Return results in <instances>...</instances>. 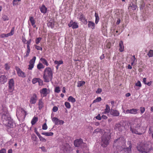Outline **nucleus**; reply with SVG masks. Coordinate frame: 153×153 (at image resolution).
<instances>
[{
  "instance_id": "f257e3e1",
  "label": "nucleus",
  "mask_w": 153,
  "mask_h": 153,
  "mask_svg": "<svg viewBox=\"0 0 153 153\" xmlns=\"http://www.w3.org/2000/svg\"><path fill=\"white\" fill-rule=\"evenodd\" d=\"M129 124L130 131L132 133L141 135L145 132L146 130L142 126V121L140 118H136Z\"/></svg>"
},
{
  "instance_id": "f03ea898",
  "label": "nucleus",
  "mask_w": 153,
  "mask_h": 153,
  "mask_svg": "<svg viewBox=\"0 0 153 153\" xmlns=\"http://www.w3.org/2000/svg\"><path fill=\"white\" fill-rule=\"evenodd\" d=\"M53 76V70L50 67L46 68L44 70L43 74V80L45 82H48L51 81Z\"/></svg>"
},
{
  "instance_id": "7ed1b4c3",
  "label": "nucleus",
  "mask_w": 153,
  "mask_h": 153,
  "mask_svg": "<svg viewBox=\"0 0 153 153\" xmlns=\"http://www.w3.org/2000/svg\"><path fill=\"white\" fill-rule=\"evenodd\" d=\"M137 149L142 153H147L152 149L151 143L147 142L144 144H141L137 146Z\"/></svg>"
},
{
  "instance_id": "20e7f679",
  "label": "nucleus",
  "mask_w": 153,
  "mask_h": 153,
  "mask_svg": "<svg viewBox=\"0 0 153 153\" xmlns=\"http://www.w3.org/2000/svg\"><path fill=\"white\" fill-rule=\"evenodd\" d=\"M111 137L109 132L104 133L101 139V146L103 147H106L109 144V141Z\"/></svg>"
},
{
  "instance_id": "39448f33",
  "label": "nucleus",
  "mask_w": 153,
  "mask_h": 153,
  "mask_svg": "<svg viewBox=\"0 0 153 153\" xmlns=\"http://www.w3.org/2000/svg\"><path fill=\"white\" fill-rule=\"evenodd\" d=\"M1 114L2 116V119L4 120H3V121H5L6 122L11 119L6 108H3L2 111L1 112Z\"/></svg>"
},
{
  "instance_id": "423d86ee",
  "label": "nucleus",
  "mask_w": 153,
  "mask_h": 153,
  "mask_svg": "<svg viewBox=\"0 0 153 153\" xmlns=\"http://www.w3.org/2000/svg\"><path fill=\"white\" fill-rule=\"evenodd\" d=\"M126 141L124 137H120L114 141L113 146H120L125 143Z\"/></svg>"
},
{
  "instance_id": "0eeeda50",
  "label": "nucleus",
  "mask_w": 153,
  "mask_h": 153,
  "mask_svg": "<svg viewBox=\"0 0 153 153\" xmlns=\"http://www.w3.org/2000/svg\"><path fill=\"white\" fill-rule=\"evenodd\" d=\"M60 149L64 152H70L71 150V148L70 145L67 143H64L61 146Z\"/></svg>"
},
{
  "instance_id": "6e6552de",
  "label": "nucleus",
  "mask_w": 153,
  "mask_h": 153,
  "mask_svg": "<svg viewBox=\"0 0 153 153\" xmlns=\"http://www.w3.org/2000/svg\"><path fill=\"white\" fill-rule=\"evenodd\" d=\"M14 81L13 78L10 79L8 82V90L10 92H12L14 89Z\"/></svg>"
},
{
  "instance_id": "1a4fd4ad",
  "label": "nucleus",
  "mask_w": 153,
  "mask_h": 153,
  "mask_svg": "<svg viewBox=\"0 0 153 153\" xmlns=\"http://www.w3.org/2000/svg\"><path fill=\"white\" fill-rule=\"evenodd\" d=\"M16 69L18 75L19 76L22 78H25L26 77L25 73L23 72L18 67H16Z\"/></svg>"
},
{
  "instance_id": "9d476101",
  "label": "nucleus",
  "mask_w": 153,
  "mask_h": 153,
  "mask_svg": "<svg viewBox=\"0 0 153 153\" xmlns=\"http://www.w3.org/2000/svg\"><path fill=\"white\" fill-rule=\"evenodd\" d=\"M79 19L81 21L84 25H87L88 23V21L86 19L85 17L83 14L81 13L79 16Z\"/></svg>"
},
{
  "instance_id": "9b49d317",
  "label": "nucleus",
  "mask_w": 153,
  "mask_h": 153,
  "mask_svg": "<svg viewBox=\"0 0 153 153\" xmlns=\"http://www.w3.org/2000/svg\"><path fill=\"white\" fill-rule=\"evenodd\" d=\"M138 109H137L132 108L130 109H127L126 111V114H136L137 113Z\"/></svg>"
},
{
  "instance_id": "f8f14e48",
  "label": "nucleus",
  "mask_w": 153,
  "mask_h": 153,
  "mask_svg": "<svg viewBox=\"0 0 153 153\" xmlns=\"http://www.w3.org/2000/svg\"><path fill=\"white\" fill-rule=\"evenodd\" d=\"M68 25L69 27H72L73 29L77 28L79 27L77 23L76 22H73L72 21H71Z\"/></svg>"
},
{
  "instance_id": "ddd939ff",
  "label": "nucleus",
  "mask_w": 153,
  "mask_h": 153,
  "mask_svg": "<svg viewBox=\"0 0 153 153\" xmlns=\"http://www.w3.org/2000/svg\"><path fill=\"white\" fill-rule=\"evenodd\" d=\"M7 80V77L4 75H2L0 76V83L1 84H4L6 83Z\"/></svg>"
},
{
  "instance_id": "4468645a",
  "label": "nucleus",
  "mask_w": 153,
  "mask_h": 153,
  "mask_svg": "<svg viewBox=\"0 0 153 153\" xmlns=\"http://www.w3.org/2000/svg\"><path fill=\"white\" fill-rule=\"evenodd\" d=\"M5 124L7 126L10 128H13V127L14 123L13 120L11 118L6 122Z\"/></svg>"
},
{
  "instance_id": "2eb2a0df",
  "label": "nucleus",
  "mask_w": 153,
  "mask_h": 153,
  "mask_svg": "<svg viewBox=\"0 0 153 153\" xmlns=\"http://www.w3.org/2000/svg\"><path fill=\"white\" fill-rule=\"evenodd\" d=\"M83 143V140L82 139H77L74 141V144L75 146L78 147Z\"/></svg>"
},
{
  "instance_id": "dca6fc26",
  "label": "nucleus",
  "mask_w": 153,
  "mask_h": 153,
  "mask_svg": "<svg viewBox=\"0 0 153 153\" xmlns=\"http://www.w3.org/2000/svg\"><path fill=\"white\" fill-rule=\"evenodd\" d=\"M111 114L115 117L119 116L120 115V113L117 110L111 109L110 111Z\"/></svg>"
},
{
  "instance_id": "f3484780",
  "label": "nucleus",
  "mask_w": 153,
  "mask_h": 153,
  "mask_svg": "<svg viewBox=\"0 0 153 153\" xmlns=\"http://www.w3.org/2000/svg\"><path fill=\"white\" fill-rule=\"evenodd\" d=\"M29 21L30 22L31 25L33 28H35L36 25H35L36 21L33 16H30L29 17Z\"/></svg>"
},
{
  "instance_id": "a211bd4d",
  "label": "nucleus",
  "mask_w": 153,
  "mask_h": 153,
  "mask_svg": "<svg viewBox=\"0 0 153 153\" xmlns=\"http://www.w3.org/2000/svg\"><path fill=\"white\" fill-rule=\"evenodd\" d=\"M88 27L89 28H91L92 30L95 29V24L94 22L92 21H88Z\"/></svg>"
},
{
  "instance_id": "6ab92c4d",
  "label": "nucleus",
  "mask_w": 153,
  "mask_h": 153,
  "mask_svg": "<svg viewBox=\"0 0 153 153\" xmlns=\"http://www.w3.org/2000/svg\"><path fill=\"white\" fill-rule=\"evenodd\" d=\"M47 25L48 27H50L51 28H53L54 25V20L52 19H50L48 22Z\"/></svg>"
},
{
  "instance_id": "aec40b11",
  "label": "nucleus",
  "mask_w": 153,
  "mask_h": 153,
  "mask_svg": "<svg viewBox=\"0 0 153 153\" xmlns=\"http://www.w3.org/2000/svg\"><path fill=\"white\" fill-rule=\"evenodd\" d=\"M40 9L42 13L45 14L47 12V8L43 4L42 5L41 7H40Z\"/></svg>"
},
{
  "instance_id": "412c9836",
  "label": "nucleus",
  "mask_w": 153,
  "mask_h": 153,
  "mask_svg": "<svg viewBox=\"0 0 153 153\" xmlns=\"http://www.w3.org/2000/svg\"><path fill=\"white\" fill-rule=\"evenodd\" d=\"M37 99V96H33L31 97L30 102L31 104H34L36 103Z\"/></svg>"
},
{
  "instance_id": "4be33fe9",
  "label": "nucleus",
  "mask_w": 153,
  "mask_h": 153,
  "mask_svg": "<svg viewBox=\"0 0 153 153\" xmlns=\"http://www.w3.org/2000/svg\"><path fill=\"white\" fill-rule=\"evenodd\" d=\"M119 49L120 52H122L124 51V46L123 44V42L122 41H120L119 44Z\"/></svg>"
},
{
  "instance_id": "5701e85b",
  "label": "nucleus",
  "mask_w": 153,
  "mask_h": 153,
  "mask_svg": "<svg viewBox=\"0 0 153 153\" xmlns=\"http://www.w3.org/2000/svg\"><path fill=\"white\" fill-rule=\"evenodd\" d=\"M129 146L126 148H124V151L127 153H131V144L130 143H129Z\"/></svg>"
},
{
  "instance_id": "b1692460",
  "label": "nucleus",
  "mask_w": 153,
  "mask_h": 153,
  "mask_svg": "<svg viewBox=\"0 0 153 153\" xmlns=\"http://www.w3.org/2000/svg\"><path fill=\"white\" fill-rule=\"evenodd\" d=\"M40 60L42 62V64L45 65L47 66L49 65V64L48 63V61L44 58L42 57L40 59Z\"/></svg>"
},
{
  "instance_id": "393cba45",
  "label": "nucleus",
  "mask_w": 153,
  "mask_h": 153,
  "mask_svg": "<svg viewBox=\"0 0 153 153\" xmlns=\"http://www.w3.org/2000/svg\"><path fill=\"white\" fill-rule=\"evenodd\" d=\"M40 92L41 94L46 95L48 94V90L46 88H43L40 90Z\"/></svg>"
},
{
  "instance_id": "a878e982",
  "label": "nucleus",
  "mask_w": 153,
  "mask_h": 153,
  "mask_svg": "<svg viewBox=\"0 0 153 153\" xmlns=\"http://www.w3.org/2000/svg\"><path fill=\"white\" fill-rule=\"evenodd\" d=\"M115 127L117 129L120 131H122L123 128V126H122L119 123L116 124L115 125Z\"/></svg>"
},
{
  "instance_id": "bb28decb",
  "label": "nucleus",
  "mask_w": 153,
  "mask_h": 153,
  "mask_svg": "<svg viewBox=\"0 0 153 153\" xmlns=\"http://www.w3.org/2000/svg\"><path fill=\"white\" fill-rule=\"evenodd\" d=\"M52 120L53 122L56 125H59V120L57 117H53L52 118Z\"/></svg>"
},
{
  "instance_id": "cd10ccee",
  "label": "nucleus",
  "mask_w": 153,
  "mask_h": 153,
  "mask_svg": "<svg viewBox=\"0 0 153 153\" xmlns=\"http://www.w3.org/2000/svg\"><path fill=\"white\" fill-rule=\"evenodd\" d=\"M15 30V28L14 27H13L11 30V31L10 33H8L6 34V37L8 36H10L13 35L14 33V31Z\"/></svg>"
},
{
  "instance_id": "c85d7f7f",
  "label": "nucleus",
  "mask_w": 153,
  "mask_h": 153,
  "mask_svg": "<svg viewBox=\"0 0 153 153\" xmlns=\"http://www.w3.org/2000/svg\"><path fill=\"white\" fill-rule=\"evenodd\" d=\"M38 118L37 117H34L32 119L31 123L32 125H34L38 121Z\"/></svg>"
},
{
  "instance_id": "c756f323",
  "label": "nucleus",
  "mask_w": 153,
  "mask_h": 153,
  "mask_svg": "<svg viewBox=\"0 0 153 153\" xmlns=\"http://www.w3.org/2000/svg\"><path fill=\"white\" fill-rule=\"evenodd\" d=\"M110 107L109 105L107 104L106 105V108L105 109L104 112H103L102 113L104 114H106L110 112Z\"/></svg>"
},
{
  "instance_id": "7c9ffc66",
  "label": "nucleus",
  "mask_w": 153,
  "mask_h": 153,
  "mask_svg": "<svg viewBox=\"0 0 153 153\" xmlns=\"http://www.w3.org/2000/svg\"><path fill=\"white\" fill-rule=\"evenodd\" d=\"M43 102L42 101V99H40L39 100V109H41L43 107Z\"/></svg>"
},
{
  "instance_id": "2f4dec72",
  "label": "nucleus",
  "mask_w": 153,
  "mask_h": 153,
  "mask_svg": "<svg viewBox=\"0 0 153 153\" xmlns=\"http://www.w3.org/2000/svg\"><path fill=\"white\" fill-rule=\"evenodd\" d=\"M41 81V79L39 78H34L32 80V83L33 84H35L37 82L39 83Z\"/></svg>"
},
{
  "instance_id": "473e14b6",
  "label": "nucleus",
  "mask_w": 153,
  "mask_h": 153,
  "mask_svg": "<svg viewBox=\"0 0 153 153\" xmlns=\"http://www.w3.org/2000/svg\"><path fill=\"white\" fill-rule=\"evenodd\" d=\"M41 134L47 136H52L53 135V133L52 132H42Z\"/></svg>"
},
{
  "instance_id": "72a5a7b5",
  "label": "nucleus",
  "mask_w": 153,
  "mask_h": 153,
  "mask_svg": "<svg viewBox=\"0 0 153 153\" xmlns=\"http://www.w3.org/2000/svg\"><path fill=\"white\" fill-rule=\"evenodd\" d=\"M36 57L35 56H34L33 57V58L31 59L29 61V64H32L33 65H34L36 60Z\"/></svg>"
},
{
  "instance_id": "f704fd0d",
  "label": "nucleus",
  "mask_w": 153,
  "mask_h": 153,
  "mask_svg": "<svg viewBox=\"0 0 153 153\" xmlns=\"http://www.w3.org/2000/svg\"><path fill=\"white\" fill-rule=\"evenodd\" d=\"M37 67L38 69L40 70L41 69L44 68H45V66L42 63H39L37 65Z\"/></svg>"
},
{
  "instance_id": "c9c22d12",
  "label": "nucleus",
  "mask_w": 153,
  "mask_h": 153,
  "mask_svg": "<svg viewBox=\"0 0 153 153\" xmlns=\"http://www.w3.org/2000/svg\"><path fill=\"white\" fill-rule=\"evenodd\" d=\"M95 23L96 24H97L99 21L100 18L98 13H95Z\"/></svg>"
},
{
  "instance_id": "e433bc0d",
  "label": "nucleus",
  "mask_w": 153,
  "mask_h": 153,
  "mask_svg": "<svg viewBox=\"0 0 153 153\" xmlns=\"http://www.w3.org/2000/svg\"><path fill=\"white\" fill-rule=\"evenodd\" d=\"M68 100L70 102L72 103L75 102L76 101L75 99L73 98L72 96H69L68 98Z\"/></svg>"
},
{
  "instance_id": "4c0bfd02",
  "label": "nucleus",
  "mask_w": 153,
  "mask_h": 153,
  "mask_svg": "<svg viewBox=\"0 0 153 153\" xmlns=\"http://www.w3.org/2000/svg\"><path fill=\"white\" fill-rule=\"evenodd\" d=\"M54 63L55 64L59 66L60 65L63 64V61L62 60L59 61L56 60L54 61Z\"/></svg>"
},
{
  "instance_id": "58836bf2",
  "label": "nucleus",
  "mask_w": 153,
  "mask_h": 153,
  "mask_svg": "<svg viewBox=\"0 0 153 153\" xmlns=\"http://www.w3.org/2000/svg\"><path fill=\"white\" fill-rule=\"evenodd\" d=\"M85 84V82L84 81H80L77 82V86L80 87Z\"/></svg>"
},
{
  "instance_id": "ea45409f",
  "label": "nucleus",
  "mask_w": 153,
  "mask_h": 153,
  "mask_svg": "<svg viewBox=\"0 0 153 153\" xmlns=\"http://www.w3.org/2000/svg\"><path fill=\"white\" fill-rule=\"evenodd\" d=\"M137 7V6L134 4H132V5L131 6H130L128 7V9H131V8L133 10H135L136 9Z\"/></svg>"
},
{
  "instance_id": "a19ab883",
  "label": "nucleus",
  "mask_w": 153,
  "mask_h": 153,
  "mask_svg": "<svg viewBox=\"0 0 153 153\" xmlns=\"http://www.w3.org/2000/svg\"><path fill=\"white\" fill-rule=\"evenodd\" d=\"M147 55L149 57H153V50H150Z\"/></svg>"
},
{
  "instance_id": "79ce46f5",
  "label": "nucleus",
  "mask_w": 153,
  "mask_h": 153,
  "mask_svg": "<svg viewBox=\"0 0 153 153\" xmlns=\"http://www.w3.org/2000/svg\"><path fill=\"white\" fill-rule=\"evenodd\" d=\"M42 39V38L40 37L36 38L35 39V43L36 45L38 44L40 42Z\"/></svg>"
},
{
  "instance_id": "37998d69",
  "label": "nucleus",
  "mask_w": 153,
  "mask_h": 153,
  "mask_svg": "<svg viewBox=\"0 0 153 153\" xmlns=\"http://www.w3.org/2000/svg\"><path fill=\"white\" fill-rule=\"evenodd\" d=\"M2 19L3 21H6L9 20V18L7 15H3Z\"/></svg>"
},
{
  "instance_id": "c03bdc74",
  "label": "nucleus",
  "mask_w": 153,
  "mask_h": 153,
  "mask_svg": "<svg viewBox=\"0 0 153 153\" xmlns=\"http://www.w3.org/2000/svg\"><path fill=\"white\" fill-rule=\"evenodd\" d=\"M101 129L100 128H97L94 130L93 132V134H94L95 133L97 134L98 133H100L101 131Z\"/></svg>"
},
{
  "instance_id": "a18cd8bd",
  "label": "nucleus",
  "mask_w": 153,
  "mask_h": 153,
  "mask_svg": "<svg viewBox=\"0 0 153 153\" xmlns=\"http://www.w3.org/2000/svg\"><path fill=\"white\" fill-rule=\"evenodd\" d=\"M65 107L68 108H70L71 105L70 103L68 102H65Z\"/></svg>"
},
{
  "instance_id": "49530a36",
  "label": "nucleus",
  "mask_w": 153,
  "mask_h": 153,
  "mask_svg": "<svg viewBox=\"0 0 153 153\" xmlns=\"http://www.w3.org/2000/svg\"><path fill=\"white\" fill-rule=\"evenodd\" d=\"M149 133V134H153V126H152L150 128Z\"/></svg>"
},
{
  "instance_id": "de8ad7c7",
  "label": "nucleus",
  "mask_w": 153,
  "mask_h": 153,
  "mask_svg": "<svg viewBox=\"0 0 153 153\" xmlns=\"http://www.w3.org/2000/svg\"><path fill=\"white\" fill-rule=\"evenodd\" d=\"M101 100V98L100 97H97L96 99L94 100L93 102V103H95L97 102H100Z\"/></svg>"
},
{
  "instance_id": "09e8293b",
  "label": "nucleus",
  "mask_w": 153,
  "mask_h": 153,
  "mask_svg": "<svg viewBox=\"0 0 153 153\" xmlns=\"http://www.w3.org/2000/svg\"><path fill=\"white\" fill-rule=\"evenodd\" d=\"M38 137H39L40 140L41 141L45 142L46 141V139L42 137L41 135L40 136H39Z\"/></svg>"
},
{
  "instance_id": "8fccbe9b",
  "label": "nucleus",
  "mask_w": 153,
  "mask_h": 153,
  "mask_svg": "<svg viewBox=\"0 0 153 153\" xmlns=\"http://www.w3.org/2000/svg\"><path fill=\"white\" fill-rule=\"evenodd\" d=\"M34 46L35 48L37 50H41V51H42V47L38 46L36 45H34Z\"/></svg>"
},
{
  "instance_id": "3c124183",
  "label": "nucleus",
  "mask_w": 153,
  "mask_h": 153,
  "mask_svg": "<svg viewBox=\"0 0 153 153\" xmlns=\"http://www.w3.org/2000/svg\"><path fill=\"white\" fill-rule=\"evenodd\" d=\"M54 91L55 93H59L60 91V88L59 86L56 87L55 88Z\"/></svg>"
},
{
  "instance_id": "603ef678",
  "label": "nucleus",
  "mask_w": 153,
  "mask_h": 153,
  "mask_svg": "<svg viewBox=\"0 0 153 153\" xmlns=\"http://www.w3.org/2000/svg\"><path fill=\"white\" fill-rule=\"evenodd\" d=\"M48 128V126H47L46 123H44L42 126V129L44 130H46Z\"/></svg>"
},
{
  "instance_id": "864d4df0",
  "label": "nucleus",
  "mask_w": 153,
  "mask_h": 153,
  "mask_svg": "<svg viewBox=\"0 0 153 153\" xmlns=\"http://www.w3.org/2000/svg\"><path fill=\"white\" fill-rule=\"evenodd\" d=\"M21 111L22 112H23L24 113V114H25L24 117L25 118V117H26V115H27V112L23 108H21Z\"/></svg>"
},
{
  "instance_id": "5fc2aeb1",
  "label": "nucleus",
  "mask_w": 153,
  "mask_h": 153,
  "mask_svg": "<svg viewBox=\"0 0 153 153\" xmlns=\"http://www.w3.org/2000/svg\"><path fill=\"white\" fill-rule=\"evenodd\" d=\"M31 42V39H29L28 41H27L26 44H27V47H30V45Z\"/></svg>"
},
{
  "instance_id": "6e6d98bb",
  "label": "nucleus",
  "mask_w": 153,
  "mask_h": 153,
  "mask_svg": "<svg viewBox=\"0 0 153 153\" xmlns=\"http://www.w3.org/2000/svg\"><path fill=\"white\" fill-rule=\"evenodd\" d=\"M5 68L6 70H8L10 68V66L9 65L8 63H6L4 65Z\"/></svg>"
},
{
  "instance_id": "4d7b16f0",
  "label": "nucleus",
  "mask_w": 153,
  "mask_h": 153,
  "mask_svg": "<svg viewBox=\"0 0 153 153\" xmlns=\"http://www.w3.org/2000/svg\"><path fill=\"white\" fill-rule=\"evenodd\" d=\"M145 108L143 107H140V110L141 114H143L145 111Z\"/></svg>"
},
{
  "instance_id": "13d9d810",
  "label": "nucleus",
  "mask_w": 153,
  "mask_h": 153,
  "mask_svg": "<svg viewBox=\"0 0 153 153\" xmlns=\"http://www.w3.org/2000/svg\"><path fill=\"white\" fill-rule=\"evenodd\" d=\"M135 59H136V58H135V56L134 55L133 56H132V57L131 59V61L132 62L131 63V64L132 65H133V64H134V62H135Z\"/></svg>"
},
{
  "instance_id": "bf43d9fd",
  "label": "nucleus",
  "mask_w": 153,
  "mask_h": 153,
  "mask_svg": "<svg viewBox=\"0 0 153 153\" xmlns=\"http://www.w3.org/2000/svg\"><path fill=\"white\" fill-rule=\"evenodd\" d=\"M34 65L29 64L28 65V69L29 70H31L34 67Z\"/></svg>"
},
{
  "instance_id": "052dcab7",
  "label": "nucleus",
  "mask_w": 153,
  "mask_h": 153,
  "mask_svg": "<svg viewBox=\"0 0 153 153\" xmlns=\"http://www.w3.org/2000/svg\"><path fill=\"white\" fill-rule=\"evenodd\" d=\"M58 108L56 106L53 107L52 109V111L54 112H56L58 110Z\"/></svg>"
},
{
  "instance_id": "680f3d73",
  "label": "nucleus",
  "mask_w": 153,
  "mask_h": 153,
  "mask_svg": "<svg viewBox=\"0 0 153 153\" xmlns=\"http://www.w3.org/2000/svg\"><path fill=\"white\" fill-rule=\"evenodd\" d=\"M135 85L136 86L140 87L141 86V82L140 81H138L136 83Z\"/></svg>"
},
{
  "instance_id": "e2e57ef3",
  "label": "nucleus",
  "mask_w": 153,
  "mask_h": 153,
  "mask_svg": "<svg viewBox=\"0 0 153 153\" xmlns=\"http://www.w3.org/2000/svg\"><path fill=\"white\" fill-rule=\"evenodd\" d=\"M6 151L5 149H2L0 150V153H6Z\"/></svg>"
},
{
  "instance_id": "0e129e2a",
  "label": "nucleus",
  "mask_w": 153,
  "mask_h": 153,
  "mask_svg": "<svg viewBox=\"0 0 153 153\" xmlns=\"http://www.w3.org/2000/svg\"><path fill=\"white\" fill-rule=\"evenodd\" d=\"M96 118L99 120H100L101 119L102 117H101L100 114H98L96 117Z\"/></svg>"
},
{
  "instance_id": "69168bd1",
  "label": "nucleus",
  "mask_w": 153,
  "mask_h": 153,
  "mask_svg": "<svg viewBox=\"0 0 153 153\" xmlns=\"http://www.w3.org/2000/svg\"><path fill=\"white\" fill-rule=\"evenodd\" d=\"M22 41L24 44H26L27 41L26 39L24 37H22Z\"/></svg>"
},
{
  "instance_id": "338daca9",
  "label": "nucleus",
  "mask_w": 153,
  "mask_h": 153,
  "mask_svg": "<svg viewBox=\"0 0 153 153\" xmlns=\"http://www.w3.org/2000/svg\"><path fill=\"white\" fill-rule=\"evenodd\" d=\"M102 91V89L101 88H99L96 91V93L97 94L101 93Z\"/></svg>"
},
{
  "instance_id": "774afa93",
  "label": "nucleus",
  "mask_w": 153,
  "mask_h": 153,
  "mask_svg": "<svg viewBox=\"0 0 153 153\" xmlns=\"http://www.w3.org/2000/svg\"><path fill=\"white\" fill-rule=\"evenodd\" d=\"M0 37L1 38L6 37V34L2 33L0 35Z\"/></svg>"
}]
</instances>
